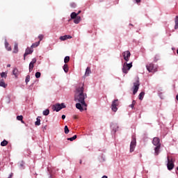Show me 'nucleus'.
I'll return each mask as SVG.
<instances>
[{
    "mask_svg": "<svg viewBox=\"0 0 178 178\" xmlns=\"http://www.w3.org/2000/svg\"><path fill=\"white\" fill-rule=\"evenodd\" d=\"M86 97L87 94L84 95V83H80L79 87L76 88L74 99L87 108V104H86V102L84 101Z\"/></svg>",
    "mask_w": 178,
    "mask_h": 178,
    "instance_id": "obj_1",
    "label": "nucleus"
},
{
    "mask_svg": "<svg viewBox=\"0 0 178 178\" xmlns=\"http://www.w3.org/2000/svg\"><path fill=\"white\" fill-rule=\"evenodd\" d=\"M152 143L156 146L154 148L155 155H159V149H161V140H159V138H154Z\"/></svg>",
    "mask_w": 178,
    "mask_h": 178,
    "instance_id": "obj_2",
    "label": "nucleus"
},
{
    "mask_svg": "<svg viewBox=\"0 0 178 178\" xmlns=\"http://www.w3.org/2000/svg\"><path fill=\"white\" fill-rule=\"evenodd\" d=\"M138 88H140V79L136 78L135 81L134 82V86L132 87L134 95H136L137 94Z\"/></svg>",
    "mask_w": 178,
    "mask_h": 178,
    "instance_id": "obj_3",
    "label": "nucleus"
},
{
    "mask_svg": "<svg viewBox=\"0 0 178 178\" xmlns=\"http://www.w3.org/2000/svg\"><path fill=\"white\" fill-rule=\"evenodd\" d=\"M64 108H66V106L65 105V103L60 104H56L52 106L51 109L52 111L56 112H59L61 109H63Z\"/></svg>",
    "mask_w": 178,
    "mask_h": 178,
    "instance_id": "obj_4",
    "label": "nucleus"
},
{
    "mask_svg": "<svg viewBox=\"0 0 178 178\" xmlns=\"http://www.w3.org/2000/svg\"><path fill=\"white\" fill-rule=\"evenodd\" d=\"M131 67H133V63H124L122 67V72L125 74H127V73H129V70H130Z\"/></svg>",
    "mask_w": 178,
    "mask_h": 178,
    "instance_id": "obj_5",
    "label": "nucleus"
},
{
    "mask_svg": "<svg viewBox=\"0 0 178 178\" xmlns=\"http://www.w3.org/2000/svg\"><path fill=\"white\" fill-rule=\"evenodd\" d=\"M136 145H137V140L136 139V136H132L131 141L130 144V152H134V149L136 148Z\"/></svg>",
    "mask_w": 178,
    "mask_h": 178,
    "instance_id": "obj_6",
    "label": "nucleus"
},
{
    "mask_svg": "<svg viewBox=\"0 0 178 178\" xmlns=\"http://www.w3.org/2000/svg\"><path fill=\"white\" fill-rule=\"evenodd\" d=\"M147 70L149 72V73H155L158 72V68L154 66V63H149L146 65Z\"/></svg>",
    "mask_w": 178,
    "mask_h": 178,
    "instance_id": "obj_7",
    "label": "nucleus"
},
{
    "mask_svg": "<svg viewBox=\"0 0 178 178\" xmlns=\"http://www.w3.org/2000/svg\"><path fill=\"white\" fill-rule=\"evenodd\" d=\"M173 162V158L168 156L167 168L168 170H172L175 168V163Z\"/></svg>",
    "mask_w": 178,
    "mask_h": 178,
    "instance_id": "obj_8",
    "label": "nucleus"
},
{
    "mask_svg": "<svg viewBox=\"0 0 178 178\" xmlns=\"http://www.w3.org/2000/svg\"><path fill=\"white\" fill-rule=\"evenodd\" d=\"M118 106H119V99H115L113 101L111 104V110L113 112H117L118 111Z\"/></svg>",
    "mask_w": 178,
    "mask_h": 178,
    "instance_id": "obj_9",
    "label": "nucleus"
},
{
    "mask_svg": "<svg viewBox=\"0 0 178 178\" xmlns=\"http://www.w3.org/2000/svg\"><path fill=\"white\" fill-rule=\"evenodd\" d=\"M131 55V54H130L129 51H126L122 53V56H124V59L126 60V62H129Z\"/></svg>",
    "mask_w": 178,
    "mask_h": 178,
    "instance_id": "obj_10",
    "label": "nucleus"
},
{
    "mask_svg": "<svg viewBox=\"0 0 178 178\" xmlns=\"http://www.w3.org/2000/svg\"><path fill=\"white\" fill-rule=\"evenodd\" d=\"M37 62V58H33L32 61L29 63V72H33L34 69V64Z\"/></svg>",
    "mask_w": 178,
    "mask_h": 178,
    "instance_id": "obj_11",
    "label": "nucleus"
},
{
    "mask_svg": "<svg viewBox=\"0 0 178 178\" xmlns=\"http://www.w3.org/2000/svg\"><path fill=\"white\" fill-rule=\"evenodd\" d=\"M33 49H31L30 48H27L25 51V53L24 54V60H26V56L27 55H30L31 54H33Z\"/></svg>",
    "mask_w": 178,
    "mask_h": 178,
    "instance_id": "obj_12",
    "label": "nucleus"
},
{
    "mask_svg": "<svg viewBox=\"0 0 178 178\" xmlns=\"http://www.w3.org/2000/svg\"><path fill=\"white\" fill-rule=\"evenodd\" d=\"M71 38H72V36H70V35H65L63 36L60 37V40H61V41H65L66 40H70Z\"/></svg>",
    "mask_w": 178,
    "mask_h": 178,
    "instance_id": "obj_13",
    "label": "nucleus"
},
{
    "mask_svg": "<svg viewBox=\"0 0 178 178\" xmlns=\"http://www.w3.org/2000/svg\"><path fill=\"white\" fill-rule=\"evenodd\" d=\"M80 22H81V17L80 16L74 19V23H75V24H79Z\"/></svg>",
    "mask_w": 178,
    "mask_h": 178,
    "instance_id": "obj_14",
    "label": "nucleus"
},
{
    "mask_svg": "<svg viewBox=\"0 0 178 178\" xmlns=\"http://www.w3.org/2000/svg\"><path fill=\"white\" fill-rule=\"evenodd\" d=\"M13 54H17L19 52V46L17 43H15L14 45V49L13 51Z\"/></svg>",
    "mask_w": 178,
    "mask_h": 178,
    "instance_id": "obj_15",
    "label": "nucleus"
},
{
    "mask_svg": "<svg viewBox=\"0 0 178 178\" xmlns=\"http://www.w3.org/2000/svg\"><path fill=\"white\" fill-rule=\"evenodd\" d=\"M91 74V68L88 67L86 70L85 76H90Z\"/></svg>",
    "mask_w": 178,
    "mask_h": 178,
    "instance_id": "obj_16",
    "label": "nucleus"
},
{
    "mask_svg": "<svg viewBox=\"0 0 178 178\" xmlns=\"http://www.w3.org/2000/svg\"><path fill=\"white\" fill-rule=\"evenodd\" d=\"M76 108L77 109H79V111H80L81 112H83V111H84V109L83 108V106H81V104L80 103H77V104H76Z\"/></svg>",
    "mask_w": 178,
    "mask_h": 178,
    "instance_id": "obj_17",
    "label": "nucleus"
},
{
    "mask_svg": "<svg viewBox=\"0 0 178 178\" xmlns=\"http://www.w3.org/2000/svg\"><path fill=\"white\" fill-rule=\"evenodd\" d=\"M5 47L7 49V51H12V47H10V46H9V43L6 40L5 42Z\"/></svg>",
    "mask_w": 178,
    "mask_h": 178,
    "instance_id": "obj_18",
    "label": "nucleus"
},
{
    "mask_svg": "<svg viewBox=\"0 0 178 178\" xmlns=\"http://www.w3.org/2000/svg\"><path fill=\"white\" fill-rule=\"evenodd\" d=\"M41 117H38L36 119V122H35V126H40L41 124Z\"/></svg>",
    "mask_w": 178,
    "mask_h": 178,
    "instance_id": "obj_19",
    "label": "nucleus"
},
{
    "mask_svg": "<svg viewBox=\"0 0 178 178\" xmlns=\"http://www.w3.org/2000/svg\"><path fill=\"white\" fill-rule=\"evenodd\" d=\"M79 17V14H77L74 12L72 13L70 15L71 19H76V17Z\"/></svg>",
    "mask_w": 178,
    "mask_h": 178,
    "instance_id": "obj_20",
    "label": "nucleus"
},
{
    "mask_svg": "<svg viewBox=\"0 0 178 178\" xmlns=\"http://www.w3.org/2000/svg\"><path fill=\"white\" fill-rule=\"evenodd\" d=\"M63 70L65 73H67V72H69V66L67 65V64H65L63 65Z\"/></svg>",
    "mask_w": 178,
    "mask_h": 178,
    "instance_id": "obj_21",
    "label": "nucleus"
},
{
    "mask_svg": "<svg viewBox=\"0 0 178 178\" xmlns=\"http://www.w3.org/2000/svg\"><path fill=\"white\" fill-rule=\"evenodd\" d=\"M144 95H145V92H140V93L139 94L138 97H139V99H140V101H143V98H144Z\"/></svg>",
    "mask_w": 178,
    "mask_h": 178,
    "instance_id": "obj_22",
    "label": "nucleus"
},
{
    "mask_svg": "<svg viewBox=\"0 0 178 178\" xmlns=\"http://www.w3.org/2000/svg\"><path fill=\"white\" fill-rule=\"evenodd\" d=\"M175 23V30H177V29H178V16H176Z\"/></svg>",
    "mask_w": 178,
    "mask_h": 178,
    "instance_id": "obj_23",
    "label": "nucleus"
},
{
    "mask_svg": "<svg viewBox=\"0 0 178 178\" xmlns=\"http://www.w3.org/2000/svg\"><path fill=\"white\" fill-rule=\"evenodd\" d=\"M38 45H40V41L32 44V45L31 46V48H37V47H38Z\"/></svg>",
    "mask_w": 178,
    "mask_h": 178,
    "instance_id": "obj_24",
    "label": "nucleus"
},
{
    "mask_svg": "<svg viewBox=\"0 0 178 178\" xmlns=\"http://www.w3.org/2000/svg\"><path fill=\"white\" fill-rule=\"evenodd\" d=\"M6 83H5V81L3 80L0 81V87H3V88H6Z\"/></svg>",
    "mask_w": 178,
    "mask_h": 178,
    "instance_id": "obj_25",
    "label": "nucleus"
},
{
    "mask_svg": "<svg viewBox=\"0 0 178 178\" xmlns=\"http://www.w3.org/2000/svg\"><path fill=\"white\" fill-rule=\"evenodd\" d=\"M19 169H24V162L20 161L19 163Z\"/></svg>",
    "mask_w": 178,
    "mask_h": 178,
    "instance_id": "obj_26",
    "label": "nucleus"
},
{
    "mask_svg": "<svg viewBox=\"0 0 178 178\" xmlns=\"http://www.w3.org/2000/svg\"><path fill=\"white\" fill-rule=\"evenodd\" d=\"M1 147H6V145H8V140H4L3 141H2L1 143Z\"/></svg>",
    "mask_w": 178,
    "mask_h": 178,
    "instance_id": "obj_27",
    "label": "nucleus"
},
{
    "mask_svg": "<svg viewBox=\"0 0 178 178\" xmlns=\"http://www.w3.org/2000/svg\"><path fill=\"white\" fill-rule=\"evenodd\" d=\"M76 138H77V135H74L73 137L72 138H68L67 140L68 141H74V140H76Z\"/></svg>",
    "mask_w": 178,
    "mask_h": 178,
    "instance_id": "obj_28",
    "label": "nucleus"
},
{
    "mask_svg": "<svg viewBox=\"0 0 178 178\" xmlns=\"http://www.w3.org/2000/svg\"><path fill=\"white\" fill-rule=\"evenodd\" d=\"M69 60H70V57L65 56V58H64V63H69Z\"/></svg>",
    "mask_w": 178,
    "mask_h": 178,
    "instance_id": "obj_29",
    "label": "nucleus"
},
{
    "mask_svg": "<svg viewBox=\"0 0 178 178\" xmlns=\"http://www.w3.org/2000/svg\"><path fill=\"white\" fill-rule=\"evenodd\" d=\"M43 115L44 116H48L49 115V109H46L45 111H43Z\"/></svg>",
    "mask_w": 178,
    "mask_h": 178,
    "instance_id": "obj_30",
    "label": "nucleus"
},
{
    "mask_svg": "<svg viewBox=\"0 0 178 178\" xmlns=\"http://www.w3.org/2000/svg\"><path fill=\"white\" fill-rule=\"evenodd\" d=\"M1 77L4 78V79H6V77H8V73H6V72H2V73L1 74Z\"/></svg>",
    "mask_w": 178,
    "mask_h": 178,
    "instance_id": "obj_31",
    "label": "nucleus"
},
{
    "mask_svg": "<svg viewBox=\"0 0 178 178\" xmlns=\"http://www.w3.org/2000/svg\"><path fill=\"white\" fill-rule=\"evenodd\" d=\"M64 131H65V134H69V128L67 127V125L65 126V128H64Z\"/></svg>",
    "mask_w": 178,
    "mask_h": 178,
    "instance_id": "obj_32",
    "label": "nucleus"
},
{
    "mask_svg": "<svg viewBox=\"0 0 178 178\" xmlns=\"http://www.w3.org/2000/svg\"><path fill=\"white\" fill-rule=\"evenodd\" d=\"M17 72L18 70H17V68H15L13 71V74H14L15 77L17 76Z\"/></svg>",
    "mask_w": 178,
    "mask_h": 178,
    "instance_id": "obj_33",
    "label": "nucleus"
},
{
    "mask_svg": "<svg viewBox=\"0 0 178 178\" xmlns=\"http://www.w3.org/2000/svg\"><path fill=\"white\" fill-rule=\"evenodd\" d=\"M134 105H136V100H133L132 104L129 105V107L134 109Z\"/></svg>",
    "mask_w": 178,
    "mask_h": 178,
    "instance_id": "obj_34",
    "label": "nucleus"
},
{
    "mask_svg": "<svg viewBox=\"0 0 178 178\" xmlns=\"http://www.w3.org/2000/svg\"><path fill=\"white\" fill-rule=\"evenodd\" d=\"M35 77H36V79H40L41 77V72H36Z\"/></svg>",
    "mask_w": 178,
    "mask_h": 178,
    "instance_id": "obj_35",
    "label": "nucleus"
},
{
    "mask_svg": "<svg viewBox=\"0 0 178 178\" xmlns=\"http://www.w3.org/2000/svg\"><path fill=\"white\" fill-rule=\"evenodd\" d=\"M29 81H30V75H27L25 79V82L26 83V84L27 83H29Z\"/></svg>",
    "mask_w": 178,
    "mask_h": 178,
    "instance_id": "obj_36",
    "label": "nucleus"
},
{
    "mask_svg": "<svg viewBox=\"0 0 178 178\" xmlns=\"http://www.w3.org/2000/svg\"><path fill=\"white\" fill-rule=\"evenodd\" d=\"M38 38H39V41L40 42V41H42L43 38H44V35H39L38 36Z\"/></svg>",
    "mask_w": 178,
    "mask_h": 178,
    "instance_id": "obj_37",
    "label": "nucleus"
},
{
    "mask_svg": "<svg viewBox=\"0 0 178 178\" xmlns=\"http://www.w3.org/2000/svg\"><path fill=\"white\" fill-rule=\"evenodd\" d=\"M23 119V115H17V120H22Z\"/></svg>",
    "mask_w": 178,
    "mask_h": 178,
    "instance_id": "obj_38",
    "label": "nucleus"
},
{
    "mask_svg": "<svg viewBox=\"0 0 178 178\" xmlns=\"http://www.w3.org/2000/svg\"><path fill=\"white\" fill-rule=\"evenodd\" d=\"M70 6H71V8H75L76 7V4L74 3H70Z\"/></svg>",
    "mask_w": 178,
    "mask_h": 178,
    "instance_id": "obj_39",
    "label": "nucleus"
},
{
    "mask_svg": "<svg viewBox=\"0 0 178 178\" xmlns=\"http://www.w3.org/2000/svg\"><path fill=\"white\" fill-rule=\"evenodd\" d=\"M61 118H62L63 120H65V119H66V115H63Z\"/></svg>",
    "mask_w": 178,
    "mask_h": 178,
    "instance_id": "obj_40",
    "label": "nucleus"
},
{
    "mask_svg": "<svg viewBox=\"0 0 178 178\" xmlns=\"http://www.w3.org/2000/svg\"><path fill=\"white\" fill-rule=\"evenodd\" d=\"M158 61V56H155L154 57V62H157Z\"/></svg>",
    "mask_w": 178,
    "mask_h": 178,
    "instance_id": "obj_41",
    "label": "nucleus"
},
{
    "mask_svg": "<svg viewBox=\"0 0 178 178\" xmlns=\"http://www.w3.org/2000/svg\"><path fill=\"white\" fill-rule=\"evenodd\" d=\"M136 3H139V2H141V0H135Z\"/></svg>",
    "mask_w": 178,
    "mask_h": 178,
    "instance_id": "obj_42",
    "label": "nucleus"
},
{
    "mask_svg": "<svg viewBox=\"0 0 178 178\" xmlns=\"http://www.w3.org/2000/svg\"><path fill=\"white\" fill-rule=\"evenodd\" d=\"M80 13H81V10H79L76 15H80Z\"/></svg>",
    "mask_w": 178,
    "mask_h": 178,
    "instance_id": "obj_43",
    "label": "nucleus"
},
{
    "mask_svg": "<svg viewBox=\"0 0 178 178\" xmlns=\"http://www.w3.org/2000/svg\"><path fill=\"white\" fill-rule=\"evenodd\" d=\"M102 178H108L106 175H104Z\"/></svg>",
    "mask_w": 178,
    "mask_h": 178,
    "instance_id": "obj_44",
    "label": "nucleus"
},
{
    "mask_svg": "<svg viewBox=\"0 0 178 178\" xmlns=\"http://www.w3.org/2000/svg\"><path fill=\"white\" fill-rule=\"evenodd\" d=\"M176 99L178 101V94L176 95Z\"/></svg>",
    "mask_w": 178,
    "mask_h": 178,
    "instance_id": "obj_45",
    "label": "nucleus"
},
{
    "mask_svg": "<svg viewBox=\"0 0 178 178\" xmlns=\"http://www.w3.org/2000/svg\"><path fill=\"white\" fill-rule=\"evenodd\" d=\"M7 67H10V64H8Z\"/></svg>",
    "mask_w": 178,
    "mask_h": 178,
    "instance_id": "obj_46",
    "label": "nucleus"
},
{
    "mask_svg": "<svg viewBox=\"0 0 178 178\" xmlns=\"http://www.w3.org/2000/svg\"><path fill=\"white\" fill-rule=\"evenodd\" d=\"M74 119H77V116H76V115H74Z\"/></svg>",
    "mask_w": 178,
    "mask_h": 178,
    "instance_id": "obj_47",
    "label": "nucleus"
},
{
    "mask_svg": "<svg viewBox=\"0 0 178 178\" xmlns=\"http://www.w3.org/2000/svg\"><path fill=\"white\" fill-rule=\"evenodd\" d=\"M22 122V123H24V121H23V120H20Z\"/></svg>",
    "mask_w": 178,
    "mask_h": 178,
    "instance_id": "obj_48",
    "label": "nucleus"
},
{
    "mask_svg": "<svg viewBox=\"0 0 178 178\" xmlns=\"http://www.w3.org/2000/svg\"><path fill=\"white\" fill-rule=\"evenodd\" d=\"M79 163H82V161L81 160H80Z\"/></svg>",
    "mask_w": 178,
    "mask_h": 178,
    "instance_id": "obj_49",
    "label": "nucleus"
},
{
    "mask_svg": "<svg viewBox=\"0 0 178 178\" xmlns=\"http://www.w3.org/2000/svg\"><path fill=\"white\" fill-rule=\"evenodd\" d=\"M9 177L12 178V175H10Z\"/></svg>",
    "mask_w": 178,
    "mask_h": 178,
    "instance_id": "obj_50",
    "label": "nucleus"
},
{
    "mask_svg": "<svg viewBox=\"0 0 178 178\" xmlns=\"http://www.w3.org/2000/svg\"><path fill=\"white\" fill-rule=\"evenodd\" d=\"M177 55H178V49L177 50Z\"/></svg>",
    "mask_w": 178,
    "mask_h": 178,
    "instance_id": "obj_51",
    "label": "nucleus"
},
{
    "mask_svg": "<svg viewBox=\"0 0 178 178\" xmlns=\"http://www.w3.org/2000/svg\"><path fill=\"white\" fill-rule=\"evenodd\" d=\"M130 26H133V24H130Z\"/></svg>",
    "mask_w": 178,
    "mask_h": 178,
    "instance_id": "obj_52",
    "label": "nucleus"
},
{
    "mask_svg": "<svg viewBox=\"0 0 178 178\" xmlns=\"http://www.w3.org/2000/svg\"><path fill=\"white\" fill-rule=\"evenodd\" d=\"M79 178H81V177H80Z\"/></svg>",
    "mask_w": 178,
    "mask_h": 178,
    "instance_id": "obj_53",
    "label": "nucleus"
}]
</instances>
